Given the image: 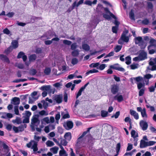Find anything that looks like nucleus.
<instances>
[{
  "label": "nucleus",
  "mask_w": 156,
  "mask_h": 156,
  "mask_svg": "<svg viewBox=\"0 0 156 156\" xmlns=\"http://www.w3.org/2000/svg\"><path fill=\"white\" fill-rule=\"evenodd\" d=\"M19 132H21L24 130V126L23 125H21L18 127Z\"/></svg>",
  "instance_id": "obj_64"
},
{
  "label": "nucleus",
  "mask_w": 156,
  "mask_h": 156,
  "mask_svg": "<svg viewBox=\"0 0 156 156\" xmlns=\"http://www.w3.org/2000/svg\"><path fill=\"white\" fill-rule=\"evenodd\" d=\"M11 103L12 104L18 106L20 103V99L19 98L14 97L11 99Z\"/></svg>",
  "instance_id": "obj_6"
},
{
  "label": "nucleus",
  "mask_w": 156,
  "mask_h": 156,
  "mask_svg": "<svg viewBox=\"0 0 156 156\" xmlns=\"http://www.w3.org/2000/svg\"><path fill=\"white\" fill-rule=\"evenodd\" d=\"M60 143V144L64 146H66L68 143L67 140L65 139H64L62 138H61Z\"/></svg>",
  "instance_id": "obj_27"
},
{
  "label": "nucleus",
  "mask_w": 156,
  "mask_h": 156,
  "mask_svg": "<svg viewBox=\"0 0 156 156\" xmlns=\"http://www.w3.org/2000/svg\"><path fill=\"white\" fill-rule=\"evenodd\" d=\"M91 128H88L87 130V131L84 132L82 134V135L79 138H81L82 137H83V136H84L85 135H86L88 132H89L90 131V129H91Z\"/></svg>",
  "instance_id": "obj_42"
},
{
  "label": "nucleus",
  "mask_w": 156,
  "mask_h": 156,
  "mask_svg": "<svg viewBox=\"0 0 156 156\" xmlns=\"http://www.w3.org/2000/svg\"><path fill=\"white\" fill-rule=\"evenodd\" d=\"M126 63L127 65H129L131 63V58L130 57L128 56L126 58Z\"/></svg>",
  "instance_id": "obj_33"
},
{
  "label": "nucleus",
  "mask_w": 156,
  "mask_h": 156,
  "mask_svg": "<svg viewBox=\"0 0 156 156\" xmlns=\"http://www.w3.org/2000/svg\"><path fill=\"white\" fill-rule=\"evenodd\" d=\"M115 100H116L118 102H120L122 101L123 98L122 96L121 95L117 94L114 98Z\"/></svg>",
  "instance_id": "obj_16"
},
{
  "label": "nucleus",
  "mask_w": 156,
  "mask_h": 156,
  "mask_svg": "<svg viewBox=\"0 0 156 156\" xmlns=\"http://www.w3.org/2000/svg\"><path fill=\"white\" fill-rule=\"evenodd\" d=\"M135 44H137L140 47L141 49L145 48L146 46L141 37H139L135 38Z\"/></svg>",
  "instance_id": "obj_1"
},
{
  "label": "nucleus",
  "mask_w": 156,
  "mask_h": 156,
  "mask_svg": "<svg viewBox=\"0 0 156 156\" xmlns=\"http://www.w3.org/2000/svg\"><path fill=\"white\" fill-rule=\"evenodd\" d=\"M0 59L3 61L6 62L8 64L10 62L9 58L5 55L3 54H0Z\"/></svg>",
  "instance_id": "obj_8"
},
{
  "label": "nucleus",
  "mask_w": 156,
  "mask_h": 156,
  "mask_svg": "<svg viewBox=\"0 0 156 156\" xmlns=\"http://www.w3.org/2000/svg\"><path fill=\"white\" fill-rule=\"evenodd\" d=\"M150 43L151 45L148 46V50H149L152 46H156V40L153 39H151L150 41Z\"/></svg>",
  "instance_id": "obj_14"
},
{
  "label": "nucleus",
  "mask_w": 156,
  "mask_h": 156,
  "mask_svg": "<svg viewBox=\"0 0 156 156\" xmlns=\"http://www.w3.org/2000/svg\"><path fill=\"white\" fill-rule=\"evenodd\" d=\"M122 48V46L121 45H117L115 48V51L117 52L120 51Z\"/></svg>",
  "instance_id": "obj_48"
},
{
  "label": "nucleus",
  "mask_w": 156,
  "mask_h": 156,
  "mask_svg": "<svg viewBox=\"0 0 156 156\" xmlns=\"http://www.w3.org/2000/svg\"><path fill=\"white\" fill-rule=\"evenodd\" d=\"M149 65L152 66L151 68H150L149 67H147V69L149 70H156V66L154 65L156 64V58H151L149 61Z\"/></svg>",
  "instance_id": "obj_4"
},
{
  "label": "nucleus",
  "mask_w": 156,
  "mask_h": 156,
  "mask_svg": "<svg viewBox=\"0 0 156 156\" xmlns=\"http://www.w3.org/2000/svg\"><path fill=\"white\" fill-rule=\"evenodd\" d=\"M103 9H104V8L103 6L101 4H98L97 6V11L98 12H101V10Z\"/></svg>",
  "instance_id": "obj_30"
},
{
  "label": "nucleus",
  "mask_w": 156,
  "mask_h": 156,
  "mask_svg": "<svg viewBox=\"0 0 156 156\" xmlns=\"http://www.w3.org/2000/svg\"><path fill=\"white\" fill-rule=\"evenodd\" d=\"M133 79L135 80L137 82L139 83L140 82L144 80V77L141 76H139L133 78Z\"/></svg>",
  "instance_id": "obj_24"
},
{
  "label": "nucleus",
  "mask_w": 156,
  "mask_h": 156,
  "mask_svg": "<svg viewBox=\"0 0 156 156\" xmlns=\"http://www.w3.org/2000/svg\"><path fill=\"white\" fill-rule=\"evenodd\" d=\"M58 147H54L50 148V150L52 151L54 154H56L58 152Z\"/></svg>",
  "instance_id": "obj_29"
},
{
  "label": "nucleus",
  "mask_w": 156,
  "mask_h": 156,
  "mask_svg": "<svg viewBox=\"0 0 156 156\" xmlns=\"http://www.w3.org/2000/svg\"><path fill=\"white\" fill-rule=\"evenodd\" d=\"M120 115V112L119 111H118L116 112L115 114L111 116L112 118L115 117V119L117 118Z\"/></svg>",
  "instance_id": "obj_55"
},
{
  "label": "nucleus",
  "mask_w": 156,
  "mask_h": 156,
  "mask_svg": "<svg viewBox=\"0 0 156 156\" xmlns=\"http://www.w3.org/2000/svg\"><path fill=\"white\" fill-rule=\"evenodd\" d=\"M76 102L75 103V104L74 106V107H73V109L74 110H75V108H76V106L78 104V100L77 99L78 98V92H76Z\"/></svg>",
  "instance_id": "obj_41"
},
{
  "label": "nucleus",
  "mask_w": 156,
  "mask_h": 156,
  "mask_svg": "<svg viewBox=\"0 0 156 156\" xmlns=\"http://www.w3.org/2000/svg\"><path fill=\"white\" fill-rule=\"evenodd\" d=\"M64 137L66 140H70L71 138V133L70 132L66 133L64 136Z\"/></svg>",
  "instance_id": "obj_19"
},
{
  "label": "nucleus",
  "mask_w": 156,
  "mask_h": 156,
  "mask_svg": "<svg viewBox=\"0 0 156 156\" xmlns=\"http://www.w3.org/2000/svg\"><path fill=\"white\" fill-rule=\"evenodd\" d=\"M129 16L130 18L132 20H134V14L133 11L132 10H131V12L129 13Z\"/></svg>",
  "instance_id": "obj_38"
},
{
  "label": "nucleus",
  "mask_w": 156,
  "mask_h": 156,
  "mask_svg": "<svg viewBox=\"0 0 156 156\" xmlns=\"http://www.w3.org/2000/svg\"><path fill=\"white\" fill-rule=\"evenodd\" d=\"M76 43H73L71 44V49L72 50H74L76 48Z\"/></svg>",
  "instance_id": "obj_62"
},
{
  "label": "nucleus",
  "mask_w": 156,
  "mask_h": 156,
  "mask_svg": "<svg viewBox=\"0 0 156 156\" xmlns=\"http://www.w3.org/2000/svg\"><path fill=\"white\" fill-rule=\"evenodd\" d=\"M63 43L65 44L69 45L71 44L72 42L69 40H65L63 41Z\"/></svg>",
  "instance_id": "obj_44"
},
{
  "label": "nucleus",
  "mask_w": 156,
  "mask_h": 156,
  "mask_svg": "<svg viewBox=\"0 0 156 156\" xmlns=\"http://www.w3.org/2000/svg\"><path fill=\"white\" fill-rule=\"evenodd\" d=\"M153 77V75L150 74H147L145 75L144 76V79L146 83V84L148 85L149 83V80Z\"/></svg>",
  "instance_id": "obj_9"
},
{
  "label": "nucleus",
  "mask_w": 156,
  "mask_h": 156,
  "mask_svg": "<svg viewBox=\"0 0 156 156\" xmlns=\"http://www.w3.org/2000/svg\"><path fill=\"white\" fill-rule=\"evenodd\" d=\"M78 6V3L77 4L76 2H74L73 4L71 7L69 8L67 10V12H70L71 11L73 10L76 7H77Z\"/></svg>",
  "instance_id": "obj_17"
},
{
  "label": "nucleus",
  "mask_w": 156,
  "mask_h": 156,
  "mask_svg": "<svg viewBox=\"0 0 156 156\" xmlns=\"http://www.w3.org/2000/svg\"><path fill=\"white\" fill-rule=\"evenodd\" d=\"M82 48L86 51H89L90 50V48L89 46L87 44H83L82 45Z\"/></svg>",
  "instance_id": "obj_25"
},
{
  "label": "nucleus",
  "mask_w": 156,
  "mask_h": 156,
  "mask_svg": "<svg viewBox=\"0 0 156 156\" xmlns=\"http://www.w3.org/2000/svg\"><path fill=\"white\" fill-rule=\"evenodd\" d=\"M70 118V116L68 113L64 114L62 116V118L63 119H68Z\"/></svg>",
  "instance_id": "obj_61"
},
{
  "label": "nucleus",
  "mask_w": 156,
  "mask_h": 156,
  "mask_svg": "<svg viewBox=\"0 0 156 156\" xmlns=\"http://www.w3.org/2000/svg\"><path fill=\"white\" fill-rule=\"evenodd\" d=\"M139 56L141 60H144L147 58V54L146 52L144 51L141 52L139 54Z\"/></svg>",
  "instance_id": "obj_11"
},
{
  "label": "nucleus",
  "mask_w": 156,
  "mask_h": 156,
  "mask_svg": "<svg viewBox=\"0 0 156 156\" xmlns=\"http://www.w3.org/2000/svg\"><path fill=\"white\" fill-rule=\"evenodd\" d=\"M11 44L12 48V47L13 49L17 48L19 45L18 42L16 40L13 41L11 43Z\"/></svg>",
  "instance_id": "obj_18"
},
{
  "label": "nucleus",
  "mask_w": 156,
  "mask_h": 156,
  "mask_svg": "<svg viewBox=\"0 0 156 156\" xmlns=\"http://www.w3.org/2000/svg\"><path fill=\"white\" fill-rule=\"evenodd\" d=\"M61 117L60 114L59 112L56 114L55 116V119L56 120V122L58 123V120L60 119Z\"/></svg>",
  "instance_id": "obj_40"
},
{
  "label": "nucleus",
  "mask_w": 156,
  "mask_h": 156,
  "mask_svg": "<svg viewBox=\"0 0 156 156\" xmlns=\"http://www.w3.org/2000/svg\"><path fill=\"white\" fill-rule=\"evenodd\" d=\"M46 144L48 147H51L54 145V143L50 140H48L46 142Z\"/></svg>",
  "instance_id": "obj_32"
},
{
  "label": "nucleus",
  "mask_w": 156,
  "mask_h": 156,
  "mask_svg": "<svg viewBox=\"0 0 156 156\" xmlns=\"http://www.w3.org/2000/svg\"><path fill=\"white\" fill-rule=\"evenodd\" d=\"M24 54V53L22 51H20L18 54L17 58H21L22 57L23 55Z\"/></svg>",
  "instance_id": "obj_58"
},
{
  "label": "nucleus",
  "mask_w": 156,
  "mask_h": 156,
  "mask_svg": "<svg viewBox=\"0 0 156 156\" xmlns=\"http://www.w3.org/2000/svg\"><path fill=\"white\" fill-rule=\"evenodd\" d=\"M140 126L143 130H146L148 127V125L147 123L143 120H141L140 122Z\"/></svg>",
  "instance_id": "obj_7"
},
{
  "label": "nucleus",
  "mask_w": 156,
  "mask_h": 156,
  "mask_svg": "<svg viewBox=\"0 0 156 156\" xmlns=\"http://www.w3.org/2000/svg\"><path fill=\"white\" fill-rule=\"evenodd\" d=\"M138 64H133L130 66L131 69H134L138 68Z\"/></svg>",
  "instance_id": "obj_49"
},
{
  "label": "nucleus",
  "mask_w": 156,
  "mask_h": 156,
  "mask_svg": "<svg viewBox=\"0 0 156 156\" xmlns=\"http://www.w3.org/2000/svg\"><path fill=\"white\" fill-rule=\"evenodd\" d=\"M146 107L147 108H149L150 111L152 112H154L155 111L154 108L153 106H151L150 105L146 106Z\"/></svg>",
  "instance_id": "obj_60"
},
{
  "label": "nucleus",
  "mask_w": 156,
  "mask_h": 156,
  "mask_svg": "<svg viewBox=\"0 0 156 156\" xmlns=\"http://www.w3.org/2000/svg\"><path fill=\"white\" fill-rule=\"evenodd\" d=\"M44 72L45 74L48 75L51 72V69L48 67H47L45 69Z\"/></svg>",
  "instance_id": "obj_35"
},
{
  "label": "nucleus",
  "mask_w": 156,
  "mask_h": 156,
  "mask_svg": "<svg viewBox=\"0 0 156 156\" xmlns=\"http://www.w3.org/2000/svg\"><path fill=\"white\" fill-rule=\"evenodd\" d=\"M12 128V125L10 124H8L6 126V128L9 131H11Z\"/></svg>",
  "instance_id": "obj_54"
},
{
  "label": "nucleus",
  "mask_w": 156,
  "mask_h": 156,
  "mask_svg": "<svg viewBox=\"0 0 156 156\" xmlns=\"http://www.w3.org/2000/svg\"><path fill=\"white\" fill-rule=\"evenodd\" d=\"M156 143V142L155 141H149L146 142L143 140H141L140 141V147L141 148H143L146 147L154 145Z\"/></svg>",
  "instance_id": "obj_2"
},
{
  "label": "nucleus",
  "mask_w": 156,
  "mask_h": 156,
  "mask_svg": "<svg viewBox=\"0 0 156 156\" xmlns=\"http://www.w3.org/2000/svg\"><path fill=\"white\" fill-rule=\"evenodd\" d=\"M72 55L73 56L75 57L78 55V50H74L72 52Z\"/></svg>",
  "instance_id": "obj_46"
},
{
  "label": "nucleus",
  "mask_w": 156,
  "mask_h": 156,
  "mask_svg": "<svg viewBox=\"0 0 156 156\" xmlns=\"http://www.w3.org/2000/svg\"><path fill=\"white\" fill-rule=\"evenodd\" d=\"M108 112L106 111L102 110L101 111V116L103 117H105L107 116Z\"/></svg>",
  "instance_id": "obj_39"
},
{
  "label": "nucleus",
  "mask_w": 156,
  "mask_h": 156,
  "mask_svg": "<svg viewBox=\"0 0 156 156\" xmlns=\"http://www.w3.org/2000/svg\"><path fill=\"white\" fill-rule=\"evenodd\" d=\"M14 112L15 114L17 115H19L18 109V106H16L14 107Z\"/></svg>",
  "instance_id": "obj_43"
},
{
  "label": "nucleus",
  "mask_w": 156,
  "mask_h": 156,
  "mask_svg": "<svg viewBox=\"0 0 156 156\" xmlns=\"http://www.w3.org/2000/svg\"><path fill=\"white\" fill-rule=\"evenodd\" d=\"M98 72V71L96 69H93L90 70L86 73V74L88 75L90 73H96Z\"/></svg>",
  "instance_id": "obj_37"
},
{
  "label": "nucleus",
  "mask_w": 156,
  "mask_h": 156,
  "mask_svg": "<svg viewBox=\"0 0 156 156\" xmlns=\"http://www.w3.org/2000/svg\"><path fill=\"white\" fill-rule=\"evenodd\" d=\"M43 121L46 122L48 124L50 123V120L48 117H46L43 119Z\"/></svg>",
  "instance_id": "obj_63"
},
{
  "label": "nucleus",
  "mask_w": 156,
  "mask_h": 156,
  "mask_svg": "<svg viewBox=\"0 0 156 156\" xmlns=\"http://www.w3.org/2000/svg\"><path fill=\"white\" fill-rule=\"evenodd\" d=\"M119 87L115 85H113L111 89V91L113 94H115L118 91Z\"/></svg>",
  "instance_id": "obj_12"
},
{
  "label": "nucleus",
  "mask_w": 156,
  "mask_h": 156,
  "mask_svg": "<svg viewBox=\"0 0 156 156\" xmlns=\"http://www.w3.org/2000/svg\"><path fill=\"white\" fill-rule=\"evenodd\" d=\"M131 134L132 137H133L134 139L138 136L137 133L134 130H132L131 132Z\"/></svg>",
  "instance_id": "obj_28"
},
{
  "label": "nucleus",
  "mask_w": 156,
  "mask_h": 156,
  "mask_svg": "<svg viewBox=\"0 0 156 156\" xmlns=\"http://www.w3.org/2000/svg\"><path fill=\"white\" fill-rule=\"evenodd\" d=\"M144 83H137V88L138 89H140L144 85Z\"/></svg>",
  "instance_id": "obj_50"
},
{
  "label": "nucleus",
  "mask_w": 156,
  "mask_h": 156,
  "mask_svg": "<svg viewBox=\"0 0 156 156\" xmlns=\"http://www.w3.org/2000/svg\"><path fill=\"white\" fill-rule=\"evenodd\" d=\"M37 58V56L35 54H34L30 55L29 57V60L30 62L35 61Z\"/></svg>",
  "instance_id": "obj_23"
},
{
  "label": "nucleus",
  "mask_w": 156,
  "mask_h": 156,
  "mask_svg": "<svg viewBox=\"0 0 156 156\" xmlns=\"http://www.w3.org/2000/svg\"><path fill=\"white\" fill-rule=\"evenodd\" d=\"M100 64L99 62L93 63L90 64L89 65V67L90 68H95L97 67V69H98V66Z\"/></svg>",
  "instance_id": "obj_26"
},
{
  "label": "nucleus",
  "mask_w": 156,
  "mask_h": 156,
  "mask_svg": "<svg viewBox=\"0 0 156 156\" xmlns=\"http://www.w3.org/2000/svg\"><path fill=\"white\" fill-rule=\"evenodd\" d=\"M12 122H16L18 124H21L22 123L21 119L17 117L16 118L15 120H13Z\"/></svg>",
  "instance_id": "obj_34"
},
{
  "label": "nucleus",
  "mask_w": 156,
  "mask_h": 156,
  "mask_svg": "<svg viewBox=\"0 0 156 156\" xmlns=\"http://www.w3.org/2000/svg\"><path fill=\"white\" fill-rule=\"evenodd\" d=\"M130 112L131 115L133 116L135 119H139L138 114L136 111L131 109L130 110Z\"/></svg>",
  "instance_id": "obj_13"
},
{
  "label": "nucleus",
  "mask_w": 156,
  "mask_h": 156,
  "mask_svg": "<svg viewBox=\"0 0 156 156\" xmlns=\"http://www.w3.org/2000/svg\"><path fill=\"white\" fill-rule=\"evenodd\" d=\"M37 73V71L36 69H33L30 70V73L32 75H34L36 74Z\"/></svg>",
  "instance_id": "obj_52"
},
{
  "label": "nucleus",
  "mask_w": 156,
  "mask_h": 156,
  "mask_svg": "<svg viewBox=\"0 0 156 156\" xmlns=\"http://www.w3.org/2000/svg\"><path fill=\"white\" fill-rule=\"evenodd\" d=\"M78 62V59L75 58H73L72 59L71 63L72 64L75 65Z\"/></svg>",
  "instance_id": "obj_51"
},
{
  "label": "nucleus",
  "mask_w": 156,
  "mask_h": 156,
  "mask_svg": "<svg viewBox=\"0 0 156 156\" xmlns=\"http://www.w3.org/2000/svg\"><path fill=\"white\" fill-rule=\"evenodd\" d=\"M12 50V46H10L8 47L6 49H5L4 51V53L8 55L9 54Z\"/></svg>",
  "instance_id": "obj_31"
},
{
  "label": "nucleus",
  "mask_w": 156,
  "mask_h": 156,
  "mask_svg": "<svg viewBox=\"0 0 156 156\" xmlns=\"http://www.w3.org/2000/svg\"><path fill=\"white\" fill-rule=\"evenodd\" d=\"M129 37L126 36V35H122L120 39L118 41V43L119 44H122V41L124 42H127L129 41Z\"/></svg>",
  "instance_id": "obj_5"
},
{
  "label": "nucleus",
  "mask_w": 156,
  "mask_h": 156,
  "mask_svg": "<svg viewBox=\"0 0 156 156\" xmlns=\"http://www.w3.org/2000/svg\"><path fill=\"white\" fill-rule=\"evenodd\" d=\"M12 129L15 133H17L19 132L18 127L13 126Z\"/></svg>",
  "instance_id": "obj_59"
},
{
  "label": "nucleus",
  "mask_w": 156,
  "mask_h": 156,
  "mask_svg": "<svg viewBox=\"0 0 156 156\" xmlns=\"http://www.w3.org/2000/svg\"><path fill=\"white\" fill-rule=\"evenodd\" d=\"M155 87L153 86H150L148 88L149 91L151 92H154L155 90Z\"/></svg>",
  "instance_id": "obj_56"
},
{
  "label": "nucleus",
  "mask_w": 156,
  "mask_h": 156,
  "mask_svg": "<svg viewBox=\"0 0 156 156\" xmlns=\"http://www.w3.org/2000/svg\"><path fill=\"white\" fill-rule=\"evenodd\" d=\"M38 115H35L31 119V124L32 125H34L35 124L38 122V123L40 122V121L38 118Z\"/></svg>",
  "instance_id": "obj_10"
},
{
  "label": "nucleus",
  "mask_w": 156,
  "mask_h": 156,
  "mask_svg": "<svg viewBox=\"0 0 156 156\" xmlns=\"http://www.w3.org/2000/svg\"><path fill=\"white\" fill-rule=\"evenodd\" d=\"M60 156H67L66 151L65 150H60L59 152Z\"/></svg>",
  "instance_id": "obj_36"
},
{
  "label": "nucleus",
  "mask_w": 156,
  "mask_h": 156,
  "mask_svg": "<svg viewBox=\"0 0 156 156\" xmlns=\"http://www.w3.org/2000/svg\"><path fill=\"white\" fill-rule=\"evenodd\" d=\"M41 89L43 90L49 91L51 89V86L50 85L43 86L41 87Z\"/></svg>",
  "instance_id": "obj_22"
},
{
  "label": "nucleus",
  "mask_w": 156,
  "mask_h": 156,
  "mask_svg": "<svg viewBox=\"0 0 156 156\" xmlns=\"http://www.w3.org/2000/svg\"><path fill=\"white\" fill-rule=\"evenodd\" d=\"M118 29V26L113 27L112 28V30L113 33H116Z\"/></svg>",
  "instance_id": "obj_57"
},
{
  "label": "nucleus",
  "mask_w": 156,
  "mask_h": 156,
  "mask_svg": "<svg viewBox=\"0 0 156 156\" xmlns=\"http://www.w3.org/2000/svg\"><path fill=\"white\" fill-rule=\"evenodd\" d=\"M62 95L60 94L57 95L55 98V100L58 104L61 103L62 101Z\"/></svg>",
  "instance_id": "obj_15"
},
{
  "label": "nucleus",
  "mask_w": 156,
  "mask_h": 156,
  "mask_svg": "<svg viewBox=\"0 0 156 156\" xmlns=\"http://www.w3.org/2000/svg\"><path fill=\"white\" fill-rule=\"evenodd\" d=\"M104 9L106 12L109 13V14L111 17H112L114 19H115L116 18V17L113 13H112L111 12H110V11L109 10L108 8H104Z\"/></svg>",
  "instance_id": "obj_21"
},
{
  "label": "nucleus",
  "mask_w": 156,
  "mask_h": 156,
  "mask_svg": "<svg viewBox=\"0 0 156 156\" xmlns=\"http://www.w3.org/2000/svg\"><path fill=\"white\" fill-rule=\"evenodd\" d=\"M3 32L4 34H6L7 35H9L10 33V31L7 28H5L4 29H3Z\"/></svg>",
  "instance_id": "obj_45"
},
{
  "label": "nucleus",
  "mask_w": 156,
  "mask_h": 156,
  "mask_svg": "<svg viewBox=\"0 0 156 156\" xmlns=\"http://www.w3.org/2000/svg\"><path fill=\"white\" fill-rule=\"evenodd\" d=\"M63 126L66 129L69 130L73 127V123L71 121L67 120L66 122H64Z\"/></svg>",
  "instance_id": "obj_3"
},
{
  "label": "nucleus",
  "mask_w": 156,
  "mask_h": 156,
  "mask_svg": "<svg viewBox=\"0 0 156 156\" xmlns=\"http://www.w3.org/2000/svg\"><path fill=\"white\" fill-rule=\"evenodd\" d=\"M143 118H147V115L146 113V109L145 108H144L142 111L140 112Z\"/></svg>",
  "instance_id": "obj_20"
},
{
  "label": "nucleus",
  "mask_w": 156,
  "mask_h": 156,
  "mask_svg": "<svg viewBox=\"0 0 156 156\" xmlns=\"http://www.w3.org/2000/svg\"><path fill=\"white\" fill-rule=\"evenodd\" d=\"M39 114L41 115H48V113L44 110H42L39 112Z\"/></svg>",
  "instance_id": "obj_47"
},
{
  "label": "nucleus",
  "mask_w": 156,
  "mask_h": 156,
  "mask_svg": "<svg viewBox=\"0 0 156 156\" xmlns=\"http://www.w3.org/2000/svg\"><path fill=\"white\" fill-rule=\"evenodd\" d=\"M35 52L37 54L41 53H42V49L41 48H37L36 49Z\"/></svg>",
  "instance_id": "obj_53"
}]
</instances>
